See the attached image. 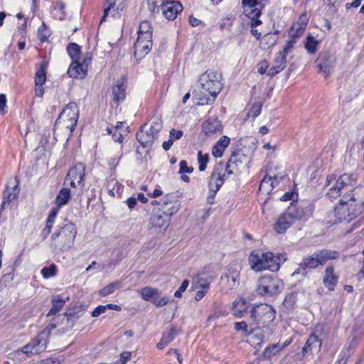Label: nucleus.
<instances>
[{
  "instance_id": "1",
  "label": "nucleus",
  "mask_w": 364,
  "mask_h": 364,
  "mask_svg": "<svg viewBox=\"0 0 364 364\" xmlns=\"http://www.w3.org/2000/svg\"><path fill=\"white\" fill-rule=\"evenodd\" d=\"M364 211V187L355 190L351 195L341 198L333 215L339 222H350Z\"/></svg>"
},
{
  "instance_id": "2",
  "label": "nucleus",
  "mask_w": 364,
  "mask_h": 364,
  "mask_svg": "<svg viewBox=\"0 0 364 364\" xmlns=\"http://www.w3.org/2000/svg\"><path fill=\"white\" fill-rule=\"evenodd\" d=\"M222 80V73L214 69L208 70L200 75L198 82L206 104L213 103L216 96L221 91L223 88Z\"/></svg>"
},
{
  "instance_id": "3",
  "label": "nucleus",
  "mask_w": 364,
  "mask_h": 364,
  "mask_svg": "<svg viewBox=\"0 0 364 364\" xmlns=\"http://www.w3.org/2000/svg\"><path fill=\"white\" fill-rule=\"evenodd\" d=\"M271 252H260L258 250L252 251L249 257L248 262L250 267L255 272L270 270L277 272L279 269V264Z\"/></svg>"
},
{
  "instance_id": "4",
  "label": "nucleus",
  "mask_w": 364,
  "mask_h": 364,
  "mask_svg": "<svg viewBox=\"0 0 364 364\" xmlns=\"http://www.w3.org/2000/svg\"><path fill=\"white\" fill-rule=\"evenodd\" d=\"M250 327H256L258 329H265L269 331V325L275 318V311L273 307L267 304H259L254 306L250 310Z\"/></svg>"
},
{
  "instance_id": "5",
  "label": "nucleus",
  "mask_w": 364,
  "mask_h": 364,
  "mask_svg": "<svg viewBox=\"0 0 364 364\" xmlns=\"http://www.w3.org/2000/svg\"><path fill=\"white\" fill-rule=\"evenodd\" d=\"M356 183L357 180L353 174L344 173L329 188L327 196L331 198H336L338 196L343 198L346 195H351L355 189L360 187H355Z\"/></svg>"
},
{
  "instance_id": "6",
  "label": "nucleus",
  "mask_w": 364,
  "mask_h": 364,
  "mask_svg": "<svg viewBox=\"0 0 364 364\" xmlns=\"http://www.w3.org/2000/svg\"><path fill=\"white\" fill-rule=\"evenodd\" d=\"M77 229L73 223H68L52 235L54 246L61 250H68L74 243Z\"/></svg>"
},
{
  "instance_id": "7",
  "label": "nucleus",
  "mask_w": 364,
  "mask_h": 364,
  "mask_svg": "<svg viewBox=\"0 0 364 364\" xmlns=\"http://www.w3.org/2000/svg\"><path fill=\"white\" fill-rule=\"evenodd\" d=\"M170 210L169 212L154 210L149 220V229L155 233H164L170 225L171 217L177 213V207H172Z\"/></svg>"
},
{
  "instance_id": "8",
  "label": "nucleus",
  "mask_w": 364,
  "mask_h": 364,
  "mask_svg": "<svg viewBox=\"0 0 364 364\" xmlns=\"http://www.w3.org/2000/svg\"><path fill=\"white\" fill-rule=\"evenodd\" d=\"M283 288L284 283L280 279L268 274L259 277L256 291L262 296H272L279 294Z\"/></svg>"
},
{
  "instance_id": "9",
  "label": "nucleus",
  "mask_w": 364,
  "mask_h": 364,
  "mask_svg": "<svg viewBox=\"0 0 364 364\" xmlns=\"http://www.w3.org/2000/svg\"><path fill=\"white\" fill-rule=\"evenodd\" d=\"M338 257V252L323 249L304 257L301 264L306 268L314 269L320 265H324L328 260L336 259Z\"/></svg>"
},
{
  "instance_id": "10",
  "label": "nucleus",
  "mask_w": 364,
  "mask_h": 364,
  "mask_svg": "<svg viewBox=\"0 0 364 364\" xmlns=\"http://www.w3.org/2000/svg\"><path fill=\"white\" fill-rule=\"evenodd\" d=\"M48 342V333L46 331H41L29 343L23 346L21 348V351L28 357L38 355L46 351Z\"/></svg>"
},
{
  "instance_id": "11",
  "label": "nucleus",
  "mask_w": 364,
  "mask_h": 364,
  "mask_svg": "<svg viewBox=\"0 0 364 364\" xmlns=\"http://www.w3.org/2000/svg\"><path fill=\"white\" fill-rule=\"evenodd\" d=\"M228 176L225 170V166L223 164H218L215 166L210 176L208 183L210 191L213 193V194L208 198V201L210 203H212L210 199H213L214 196L222 186Z\"/></svg>"
},
{
  "instance_id": "12",
  "label": "nucleus",
  "mask_w": 364,
  "mask_h": 364,
  "mask_svg": "<svg viewBox=\"0 0 364 364\" xmlns=\"http://www.w3.org/2000/svg\"><path fill=\"white\" fill-rule=\"evenodd\" d=\"M79 118V109L75 102H70L63 109L59 115L58 119L67 121L66 127L70 132L75 129Z\"/></svg>"
},
{
  "instance_id": "13",
  "label": "nucleus",
  "mask_w": 364,
  "mask_h": 364,
  "mask_svg": "<svg viewBox=\"0 0 364 364\" xmlns=\"http://www.w3.org/2000/svg\"><path fill=\"white\" fill-rule=\"evenodd\" d=\"M217 277L216 272L213 267H205L201 272L198 273L193 279L196 288L208 289L210 284Z\"/></svg>"
},
{
  "instance_id": "14",
  "label": "nucleus",
  "mask_w": 364,
  "mask_h": 364,
  "mask_svg": "<svg viewBox=\"0 0 364 364\" xmlns=\"http://www.w3.org/2000/svg\"><path fill=\"white\" fill-rule=\"evenodd\" d=\"M85 175V166L82 163H77L73 166L68 173L65 183H68L75 188L77 185H81Z\"/></svg>"
},
{
  "instance_id": "15",
  "label": "nucleus",
  "mask_w": 364,
  "mask_h": 364,
  "mask_svg": "<svg viewBox=\"0 0 364 364\" xmlns=\"http://www.w3.org/2000/svg\"><path fill=\"white\" fill-rule=\"evenodd\" d=\"M318 71L326 77L331 75L335 66V58L328 53H321L316 60Z\"/></svg>"
},
{
  "instance_id": "16",
  "label": "nucleus",
  "mask_w": 364,
  "mask_h": 364,
  "mask_svg": "<svg viewBox=\"0 0 364 364\" xmlns=\"http://www.w3.org/2000/svg\"><path fill=\"white\" fill-rule=\"evenodd\" d=\"M152 47V34L138 33L134 44V55L142 57L146 55Z\"/></svg>"
},
{
  "instance_id": "17",
  "label": "nucleus",
  "mask_w": 364,
  "mask_h": 364,
  "mask_svg": "<svg viewBox=\"0 0 364 364\" xmlns=\"http://www.w3.org/2000/svg\"><path fill=\"white\" fill-rule=\"evenodd\" d=\"M162 14L168 20H174L182 11L183 6L178 1H166L161 6Z\"/></svg>"
},
{
  "instance_id": "18",
  "label": "nucleus",
  "mask_w": 364,
  "mask_h": 364,
  "mask_svg": "<svg viewBox=\"0 0 364 364\" xmlns=\"http://www.w3.org/2000/svg\"><path fill=\"white\" fill-rule=\"evenodd\" d=\"M292 208H287V210L282 214L274 225V230L278 234L284 233L294 223L292 218Z\"/></svg>"
},
{
  "instance_id": "19",
  "label": "nucleus",
  "mask_w": 364,
  "mask_h": 364,
  "mask_svg": "<svg viewBox=\"0 0 364 364\" xmlns=\"http://www.w3.org/2000/svg\"><path fill=\"white\" fill-rule=\"evenodd\" d=\"M240 277L237 272H231L220 278V288L223 291L228 293V291L235 289L239 285Z\"/></svg>"
},
{
  "instance_id": "20",
  "label": "nucleus",
  "mask_w": 364,
  "mask_h": 364,
  "mask_svg": "<svg viewBox=\"0 0 364 364\" xmlns=\"http://www.w3.org/2000/svg\"><path fill=\"white\" fill-rule=\"evenodd\" d=\"M147 124H144L141 127L140 131L136 133V139L141 144L143 147L151 146L154 140L157 139L150 132L146 129Z\"/></svg>"
},
{
  "instance_id": "21",
  "label": "nucleus",
  "mask_w": 364,
  "mask_h": 364,
  "mask_svg": "<svg viewBox=\"0 0 364 364\" xmlns=\"http://www.w3.org/2000/svg\"><path fill=\"white\" fill-rule=\"evenodd\" d=\"M223 127L221 122L217 118H210L203 124V132L207 136L213 135L218 132H221Z\"/></svg>"
},
{
  "instance_id": "22",
  "label": "nucleus",
  "mask_w": 364,
  "mask_h": 364,
  "mask_svg": "<svg viewBox=\"0 0 364 364\" xmlns=\"http://www.w3.org/2000/svg\"><path fill=\"white\" fill-rule=\"evenodd\" d=\"M322 343L318 338L314 336H310L302 348V356L306 355H311L314 352H318Z\"/></svg>"
},
{
  "instance_id": "23",
  "label": "nucleus",
  "mask_w": 364,
  "mask_h": 364,
  "mask_svg": "<svg viewBox=\"0 0 364 364\" xmlns=\"http://www.w3.org/2000/svg\"><path fill=\"white\" fill-rule=\"evenodd\" d=\"M338 276L334 273L333 266H328L324 271L323 283L330 291H333L338 282Z\"/></svg>"
},
{
  "instance_id": "24",
  "label": "nucleus",
  "mask_w": 364,
  "mask_h": 364,
  "mask_svg": "<svg viewBox=\"0 0 364 364\" xmlns=\"http://www.w3.org/2000/svg\"><path fill=\"white\" fill-rule=\"evenodd\" d=\"M244 156L240 154L235 153L231 155L228 164L225 166V170L228 176L237 171L242 165V159Z\"/></svg>"
},
{
  "instance_id": "25",
  "label": "nucleus",
  "mask_w": 364,
  "mask_h": 364,
  "mask_svg": "<svg viewBox=\"0 0 364 364\" xmlns=\"http://www.w3.org/2000/svg\"><path fill=\"white\" fill-rule=\"evenodd\" d=\"M357 338L353 337L350 342L348 343L340 353L337 364H346L348 358L353 353L357 346Z\"/></svg>"
},
{
  "instance_id": "26",
  "label": "nucleus",
  "mask_w": 364,
  "mask_h": 364,
  "mask_svg": "<svg viewBox=\"0 0 364 364\" xmlns=\"http://www.w3.org/2000/svg\"><path fill=\"white\" fill-rule=\"evenodd\" d=\"M260 329L258 328L252 327L251 328V332L249 335L248 342L255 348L259 346L264 341L265 333H269V331L266 332L265 329Z\"/></svg>"
},
{
  "instance_id": "27",
  "label": "nucleus",
  "mask_w": 364,
  "mask_h": 364,
  "mask_svg": "<svg viewBox=\"0 0 364 364\" xmlns=\"http://www.w3.org/2000/svg\"><path fill=\"white\" fill-rule=\"evenodd\" d=\"M248 306L249 305L245 299L238 298L232 303V314L238 318L243 317L247 311Z\"/></svg>"
},
{
  "instance_id": "28",
  "label": "nucleus",
  "mask_w": 364,
  "mask_h": 364,
  "mask_svg": "<svg viewBox=\"0 0 364 364\" xmlns=\"http://www.w3.org/2000/svg\"><path fill=\"white\" fill-rule=\"evenodd\" d=\"M68 74L73 78L83 79L87 75V70L80 65V61H73L68 70Z\"/></svg>"
},
{
  "instance_id": "29",
  "label": "nucleus",
  "mask_w": 364,
  "mask_h": 364,
  "mask_svg": "<svg viewBox=\"0 0 364 364\" xmlns=\"http://www.w3.org/2000/svg\"><path fill=\"white\" fill-rule=\"evenodd\" d=\"M286 55H283L281 53H278L273 65L269 70L268 75L274 76L276 74L282 71L286 66Z\"/></svg>"
},
{
  "instance_id": "30",
  "label": "nucleus",
  "mask_w": 364,
  "mask_h": 364,
  "mask_svg": "<svg viewBox=\"0 0 364 364\" xmlns=\"http://www.w3.org/2000/svg\"><path fill=\"white\" fill-rule=\"evenodd\" d=\"M161 208H160V209L162 210V211H164V212L171 211L170 209L172 207L176 206L177 211L180 208V205H179L178 200H176L175 195L173 193H168L164 197V198L161 200Z\"/></svg>"
},
{
  "instance_id": "31",
  "label": "nucleus",
  "mask_w": 364,
  "mask_h": 364,
  "mask_svg": "<svg viewBox=\"0 0 364 364\" xmlns=\"http://www.w3.org/2000/svg\"><path fill=\"white\" fill-rule=\"evenodd\" d=\"M279 183V178L277 176H264L263 179L262 180L259 189L261 192H263L264 193H270L274 187L275 183Z\"/></svg>"
},
{
  "instance_id": "32",
  "label": "nucleus",
  "mask_w": 364,
  "mask_h": 364,
  "mask_svg": "<svg viewBox=\"0 0 364 364\" xmlns=\"http://www.w3.org/2000/svg\"><path fill=\"white\" fill-rule=\"evenodd\" d=\"M229 144L230 138L227 136H221L215 145L213 147L212 154L216 158L221 157L225 149L228 146Z\"/></svg>"
},
{
  "instance_id": "33",
  "label": "nucleus",
  "mask_w": 364,
  "mask_h": 364,
  "mask_svg": "<svg viewBox=\"0 0 364 364\" xmlns=\"http://www.w3.org/2000/svg\"><path fill=\"white\" fill-rule=\"evenodd\" d=\"M178 333V331L175 327H172L169 331L164 332L161 341L157 343L158 348H164L177 336Z\"/></svg>"
},
{
  "instance_id": "34",
  "label": "nucleus",
  "mask_w": 364,
  "mask_h": 364,
  "mask_svg": "<svg viewBox=\"0 0 364 364\" xmlns=\"http://www.w3.org/2000/svg\"><path fill=\"white\" fill-rule=\"evenodd\" d=\"M16 187L10 189L9 188H6V189L4 192L3 195V200L1 203V208L4 209L9 203L17 196V193L16 192Z\"/></svg>"
},
{
  "instance_id": "35",
  "label": "nucleus",
  "mask_w": 364,
  "mask_h": 364,
  "mask_svg": "<svg viewBox=\"0 0 364 364\" xmlns=\"http://www.w3.org/2000/svg\"><path fill=\"white\" fill-rule=\"evenodd\" d=\"M65 304V300L60 298L58 296L52 299V307L48 313V316H54L59 312Z\"/></svg>"
},
{
  "instance_id": "36",
  "label": "nucleus",
  "mask_w": 364,
  "mask_h": 364,
  "mask_svg": "<svg viewBox=\"0 0 364 364\" xmlns=\"http://www.w3.org/2000/svg\"><path fill=\"white\" fill-rule=\"evenodd\" d=\"M70 198V191L69 188H62L55 198V203L58 207L65 205Z\"/></svg>"
},
{
  "instance_id": "37",
  "label": "nucleus",
  "mask_w": 364,
  "mask_h": 364,
  "mask_svg": "<svg viewBox=\"0 0 364 364\" xmlns=\"http://www.w3.org/2000/svg\"><path fill=\"white\" fill-rule=\"evenodd\" d=\"M67 52L73 61H80V46L76 43H69L67 47Z\"/></svg>"
},
{
  "instance_id": "38",
  "label": "nucleus",
  "mask_w": 364,
  "mask_h": 364,
  "mask_svg": "<svg viewBox=\"0 0 364 364\" xmlns=\"http://www.w3.org/2000/svg\"><path fill=\"white\" fill-rule=\"evenodd\" d=\"M46 80V63L43 62L40 68L36 71L35 76V84L43 85Z\"/></svg>"
},
{
  "instance_id": "39",
  "label": "nucleus",
  "mask_w": 364,
  "mask_h": 364,
  "mask_svg": "<svg viewBox=\"0 0 364 364\" xmlns=\"http://www.w3.org/2000/svg\"><path fill=\"white\" fill-rule=\"evenodd\" d=\"M112 93L114 95V100L119 101L124 100L125 97V87L124 83L117 82L112 87Z\"/></svg>"
},
{
  "instance_id": "40",
  "label": "nucleus",
  "mask_w": 364,
  "mask_h": 364,
  "mask_svg": "<svg viewBox=\"0 0 364 364\" xmlns=\"http://www.w3.org/2000/svg\"><path fill=\"white\" fill-rule=\"evenodd\" d=\"M306 27V23H294L289 32V36L299 38L304 33Z\"/></svg>"
},
{
  "instance_id": "41",
  "label": "nucleus",
  "mask_w": 364,
  "mask_h": 364,
  "mask_svg": "<svg viewBox=\"0 0 364 364\" xmlns=\"http://www.w3.org/2000/svg\"><path fill=\"white\" fill-rule=\"evenodd\" d=\"M158 294V289L145 287L141 289V295L145 301H151Z\"/></svg>"
},
{
  "instance_id": "42",
  "label": "nucleus",
  "mask_w": 364,
  "mask_h": 364,
  "mask_svg": "<svg viewBox=\"0 0 364 364\" xmlns=\"http://www.w3.org/2000/svg\"><path fill=\"white\" fill-rule=\"evenodd\" d=\"M58 213V210L53 209L51 212L50 213L46 222V225L42 230V234H43L45 236H47L48 234H50L54 220L55 219L56 215Z\"/></svg>"
},
{
  "instance_id": "43",
  "label": "nucleus",
  "mask_w": 364,
  "mask_h": 364,
  "mask_svg": "<svg viewBox=\"0 0 364 364\" xmlns=\"http://www.w3.org/2000/svg\"><path fill=\"white\" fill-rule=\"evenodd\" d=\"M242 4L244 6H248L250 8H255V16L256 17H259L261 14V11L257 9V7L262 8L264 6V4L258 0H242Z\"/></svg>"
},
{
  "instance_id": "44",
  "label": "nucleus",
  "mask_w": 364,
  "mask_h": 364,
  "mask_svg": "<svg viewBox=\"0 0 364 364\" xmlns=\"http://www.w3.org/2000/svg\"><path fill=\"white\" fill-rule=\"evenodd\" d=\"M120 287L121 282L119 281L110 283L100 291V295L102 296H106L112 294L115 290L119 289Z\"/></svg>"
},
{
  "instance_id": "45",
  "label": "nucleus",
  "mask_w": 364,
  "mask_h": 364,
  "mask_svg": "<svg viewBox=\"0 0 364 364\" xmlns=\"http://www.w3.org/2000/svg\"><path fill=\"white\" fill-rule=\"evenodd\" d=\"M162 128V123L161 120L158 118L154 119L149 125L146 126V129H148L150 133H151L156 138L158 137L159 132Z\"/></svg>"
},
{
  "instance_id": "46",
  "label": "nucleus",
  "mask_w": 364,
  "mask_h": 364,
  "mask_svg": "<svg viewBox=\"0 0 364 364\" xmlns=\"http://www.w3.org/2000/svg\"><path fill=\"white\" fill-rule=\"evenodd\" d=\"M288 208H292V218L295 221V220H300L304 218L306 215V212L304 208L299 206L296 203H291V205Z\"/></svg>"
},
{
  "instance_id": "47",
  "label": "nucleus",
  "mask_w": 364,
  "mask_h": 364,
  "mask_svg": "<svg viewBox=\"0 0 364 364\" xmlns=\"http://www.w3.org/2000/svg\"><path fill=\"white\" fill-rule=\"evenodd\" d=\"M318 44V41L312 36H308L305 43V48L308 53L314 54L316 52V47Z\"/></svg>"
},
{
  "instance_id": "48",
  "label": "nucleus",
  "mask_w": 364,
  "mask_h": 364,
  "mask_svg": "<svg viewBox=\"0 0 364 364\" xmlns=\"http://www.w3.org/2000/svg\"><path fill=\"white\" fill-rule=\"evenodd\" d=\"M198 162L199 164L198 170L200 171H203L206 168L207 164L209 161V155L208 154H203L201 151L198 153Z\"/></svg>"
},
{
  "instance_id": "49",
  "label": "nucleus",
  "mask_w": 364,
  "mask_h": 364,
  "mask_svg": "<svg viewBox=\"0 0 364 364\" xmlns=\"http://www.w3.org/2000/svg\"><path fill=\"white\" fill-rule=\"evenodd\" d=\"M149 9L152 12H159V8L165 3L164 0H146Z\"/></svg>"
},
{
  "instance_id": "50",
  "label": "nucleus",
  "mask_w": 364,
  "mask_h": 364,
  "mask_svg": "<svg viewBox=\"0 0 364 364\" xmlns=\"http://www.w3.org/2000/svg\"><path fill=\"white\" fill-rule=\"evenodd\" d=\"M57 269L55 264H50L48 267H45L41 269V274L45 279L53 277L56 274Z\"/></svg>"
},
{
  "instance_id": "51",
  "label": "nucleus",
  "mask_w": 364,
  "mask_h": 364,
  "mask_svg": "<svg viewBox=\"0 0 364 364\" xmlns=\"http://www.w3.org/2000/svg\"><path fill=\"white\" fill-rule=\"evenodd\" d=\"M298 38L289 36V39L287 41L286 45L284 46L283 50L279 53H282L284 55H287V54L291 50L294 48V44L296 43Z\"/></svg>"
},
{
  "instance_id": "52",
  "label": "nucleus",
  "mask_w": 364,
  "mask_h": 364,
  "mask_svg": "<svg viewBox=\"0 0 364 364\" xmlns=\"http://www.w3.org/2000/svg\"><path fill=\"white\" fill-rule=\"evenodd\" d=\"M138 33L152 34L151 23L149 21H142L139 26Z\"/></svg>"
},
{
  "instance_id": "53",
  "label": "nucleus",
  "mask_w": 364,
  "mask_h": 364,
  "mask_svg": "<svg viewBox=\"0 0 364 364\" xmlns=\"http://www.w3.org/2000/svg\"><path fill=\"white\" fill-rule=\"evenodd\" d=\"M326 334L324 326L323 325H317L315 327L314 333L311 336L317 337L322 342V340L326 338Z\"/></svg>"
},
{
  "instance_id": "54",
  "label": "nucleus",
  "mask_w": 364,
  "mask_h": 364,
  "mask_svg": "<svg viewBox=\"0 0 364 364\" xmlns=\"http://www.w3.org/2000/svg\"><path fill=\"white\" fill-rule=\"evenodd\" d=\"M38 38L42 42L46 41L48 37V33L46 30V26L44 22L42 23L41 26H40L38 30Z\"/></svg>"
},
{
  "instance_id": "55",
  "label": "nucleus",
  "mask_w": 364,
  "mask_h": 364,
  "mask_svg": "<svg viewBox=\"0 0 364 364\" xmlns=\"http://www.w3.org/2000/svg\"><path fill=\"white\" fill-rule=\"evenodd\" d=\"M262 105L260 103H255L250 110L249 111L248 115L255 118L261 113Z\"/></svg>"
},
{
  "instance_id": "56",
  "label": "nucleus",
  "mask_w": 364,
  "mask_h": 364,
  "mask_svg": "<svg viewBox=\"0 0 364 364\" xmlns=\"http://www.w3.org/2000/svg\"><path fill=\"white\" fill-rule=\"evenodd\" d=\"M122 156V146L119 148L117 154L114 157H112L109 161V164L111 167L115 168Z\"/></svg>"
},
{
  "instance_id": "57",
  "label": "nucleus",
  "mask_w": 364,
  "mask_h": 364,
  "mask_svg": "<svg viewBox=\"0 0 364 364\" xmlns=\"http://www.w3.org/2000/svg\"><path fill=\"white\" fill-rule=\"evenodd\" d=\"M179 166V173H191L193 171V168L191 166H188L187 162L185 160H183L180 162Z\"/></svg>"
},
{
  "instance_id": "58",
  "label": "nucleus",
  "mask_w": 364,
  "mask_h": 364,
  "mask_svg": "<svg viewBox=\"0 0 364 364\" xmlns=\"http://www.w3.org/2000/svg\"><path fill=\"white\" fill-rule=\"evenodd\" d=\"M151 301L156 306H164L168 302V299L166 296L158 298V296H156Z\"/></svg>"
},
{
  "instance_id": "59",
  "label": "nucleus",
  "mask_w": 364,
  "mask_h": 364,
  "mask_svg": "<svg viewBox=\"0 0 364 364\" xmlns=\"http://www.w3.org/2000/svg\"><path fill=\"white\" fill-rule=\"evenodd\" d=\"M234 328L237 331H242L245 333L248 332V326L245 321L235 322Z\"/></svg>"
},
{
  "instance_id": "60",
  "label": "nucleus",
  "mask_w": 364,
  "mask_h": 364,
  "mask_svg": "<svg viewBox=\"0 0 364 364\" xmlns=\"http://www.w3.org/2000/svg\"><path fill=\"white\" fill-rule=\"evenodd\" d=\"M114 6V4L113 0H105V10H104V15L100 21L102 23L105 17L107 16L109 11L111 9V8Z\"/></svg>"
},
{
  "instance_id": "61",
  "label": "nucleus",
  "mask_w": 364,
  "mask_h": 364,
  "mask_svg": "<svg viewBox=\"0 0 364 364\" xmlns=\"http://www.w3.org/2000/svg\"><path fill=\"white\" fill-rule=\"evenodd\" d=\"M189 284V282L187 279H185L183 281L181 287L178 288V289L174 293V296L176 297H181L182 295V293L185 291V290L187 289L188 286Z\"/></svg>"
},
{
  "instance_id": "62",
  "label": "nucleus",
  "mask_w": 364,
  "mask_h": 364,
  "mask_svg": "<svg viewBox=\"0 0 364 364\" xmlns=\"http://www.w3.org/2000/svg\"><path fill=\"white\" fill-rule=\"evenodd\" d=\"M183 136V132L181 130H176L172 129L170 131L169 138L173 141L176 139H180Z\"/></svg>"
},
{
  "instance_id": "63",
  "label": "nucleus",
  "mask_w": 364,
  "mask_h": 364,
  "mask_svg": "<svg viewBox=\"0 0 364 364\" xmlns=\"http://www.w3.org/2000/svg\"><path fill=\"white\" fill-rule=\"evenodd\" d=\"M277 348V345H272V346L267 347L263 352V356L264 358H270L273 354H274V353H273V350H275Z\"/></svg>"
},
{
  "instance_id": "64",
  "label": "nucleus",
  "mask_w": 364,
  "mask_h": 364,
  "mask_svg": "<svg viewBox=\"0 0 364 364\" xmlns=\"http://www.w3.org/2000/svg\"><path fill=\"white\" fill-rule=\"evenodd\" d=\"M106 305L105 306H98L96 307L94 311L92 312V316L93 317H97L100 314H103L106 311Z\"/></svg>"
}]
</instances>
